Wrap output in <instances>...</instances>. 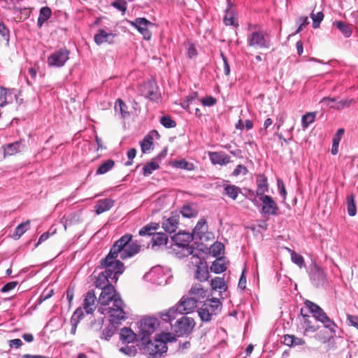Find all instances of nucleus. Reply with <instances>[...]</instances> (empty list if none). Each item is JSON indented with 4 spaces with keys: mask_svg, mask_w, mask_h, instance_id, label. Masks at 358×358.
Segmentation results:
<instances>
[{
    "mask_svg": "<svg viewBox=\"0 0 358 358\" xmlns=\"http://www.w3.org/2000/svg\"><path fill=\"white\" fill-rule=\"evenodd\" d=\"M153 144V139L150 136H146L141 142V148L143 153L148 152Z\"/></svg>",
    "mask_w": 358,
    "mask_h": 358,
    "instance_id": "de8ad7c7",
    "label": "nucleus"
},
{
    "mask_svg": "<svg viewBox=\"0 0 358 358\" xmlns=\"http://www.w3.org/2000/svg\"><path fill=\"white\" fill-rule=\"evenodd\" d=\"M173 166L176 168L187 171H192L194 169V166L192 163L188 162L184 159L175 161Z\"/></svg>",
    "mask_w": 358,
    "mask_h": 358,
    "instance_id": "37998d69",
    "label": "nucleus"
},
{
    "mask_svg": "<svg viewBox=\"0 0 358 358\" xmlns=\"http://www.w3.org/2000/svg\"><path fill=\"white\" fill-rule=\"evenodd\" d=\"M116 249L111 248L106 257L101 259L100 268H105V273L110 277V279L117 281L118 276L124 271V264L117 258Z\"/></svg>",
    "mask_w": 358,
    "mask_h": 358,
    "instance_id": "20e7f679",
    "label": "nucleus"
},
{
    "mask_svg": "<svg viewBox=\"0 0 358 358\" xmlns=\"http://www.w3.org/2000/svg\"><path fill=\"white\" fill-rule=\"evenodd\" d=\"M203 305L206 306V308L208 310H209V313L212 317L213 315H217L222 310V303L220 300L216 298L207 300Z\"/></svg>",
    "mask_w": 358,
    "mask_h": 358,
    "instance_id": "412c9836",
    "label": "nucleus"
},
{
    "mask_svg": "<svg viewBox=\"0 0 358 358\" xmlns=\"http://www.w3.org/2000/svg\"><path fill=\"white\" fill-rule=\"evenodd\" d=\"M17 285V281H12L6 283L3 286V287L1 289V292H8L12 289H13Z\"/></svg>",
    "mask_w": 358,
    "mask_h": 358,
    "instance_id": "774afa93",
    "label": "nucleus"
},
{
    "mask_svg": "<svg viewBox=\"0 0 358 358\" xmlns=\"http://www.w3.org/2000/svg\"><path fill=\"white\" fill-rule=\"evenodd\" d=\"M115 166V162L113 159H108L103 162L97 169L96 174V175H102L110 170H111Z\"/></svg>",
    "mask_w": 358,
    "mask_h": 358,
    "instance_id": "4c0bfd02",
    "label": "nucleus"
},
{
    "mask_svg": "<svg viewBox=\"0 0 358 358\" xmlns=\"http://www.w3.org/2000/svg\"><path fill=\"white\" fill-rule=\"evenodd\" d=\"M30 221L27 220L24 222L20 224L15 229L13 235L14 239H19L29 229Z\"/></svg>",
    "mask_w": 358,
    "mask_h": 358,
    "instance_id": "e433bc0d",
    "label": "nucleus"
},
{
    "mask_svg": "<svg viewBox=\"0 0 358 358\" xmlns=\"http://www.w3.org/2000/svg\"><path fill=\"white\" fill-rule=\"evenodd\" d=\"M310 17L313 20V27L316 29L319 27L320 22L323 20L324 14L322 12H318L316 14L312 13Z\"/></svg>",
    "mask_w": 358,
    "mask_h": 358,
    "instance_id": "864d4df0",
    "label": "nucleus"
},
{
    "mask_svg": "<svg viewBox=\"0 0 358 358\" xmlns=\"http://www.w3.org/2000/svg\"><path fill=\"white\" fill-rule=\"evenodd\" d=\"M333 24L342 33L345 38H349L352 35V25L346 24L342 21H336Z\"/></svg>",
    "mask_w": 358,
    "mask_h": 358,
    "instance_id": "cd10ccee",
    "label": "nucleus"
},
{
    "mask_svg": "<svg viewBox=\"0 0 358 358\" xmlns=\"http://www.w3.org/2000/svg\"><path fill=\"white\" fill-rule=\"evenodd\" d=\"M160 122L166 128H173L176 126V122L169 116L162 117Z\"/></svg>",
    "mask_w": 358,
    "mask_h": 358,
    "instance_id": "6e6d98bb",
    "label": "nucleus"
},
{
    "mask_svg": "<svg viewBox=\"0 0 358 358\" xmlns=\"http://www.w3.org/2000/svg\"><path fill=\"white\" fill-rule=\"evenodd\" d=\"M216 99L211 96H206L201 100L203 105L206 106H213L216 103Z\"/></svg>",
    "mask_w": 358,
    "mask_h": 358,
    "instance_id": "338daca9",
    "label": "nucleus"
},
{
    "mask_svg": "<svg viewBox=\"0 0 358 358\" xmlns=\"http://www.w3.org/2000/svg\"><path fill=\"white\" fill-rule=\"evenodd\" d=\"M120 338L123 343H130L134 341L136 342V345L138 348V344L140 343L139 338L137 336V333H134V331L127 327H124L121 329L120 334Z\"/></svg>",
    "mask_w": 358,
    "mask_h": 358,
    "instance_id": "f3484780",
    "label": "nucleus"
},
{
    "mask_svg": "<svg viewBox=\"0 0 358 358\" xmlns=\"http://www.w3.org/2000/svg\"><path fill=\"white\" fill-rule=\"evenodd\" d=\"M138 349L145 355L147 358H162L167 352L166 344L161 340H151L140 342Z\"/></svg>",
    "mask_w": 358,
    "mask_h": 358,
    "instance_id": "0eeeda50",
    "label": "nucleus"
},
{
    "mask_svg": "<svg viewBox=\"0 0 358 358\" xmlns=\"http://www.w3.org/2000/svg\"><path fill=\"white\" fill-rule=\"evenodd\" d=\"M3 148L5 155H13L21 151L22 144L20 142L16 141L6 145Z\"/></svg>",
    "mask_w": 358,
    "mask_h": 358,
    "instance_id": "c9c22d12",
    "label": "nucleus"
},
{
    "mask_svg": "<svg viewBox=\"0 0 358 358\" xmlns=\"http://www.w3.org/2000/svg\"><path fill=\"white\" fill-rule=\"evenodd\" d=\"M110 323L102 331L101 338L105 339L106 341H108L113 335L116 332L119 324H121L122 321H124L127 319L126 313L124 314L123 318H119L115 320H113L114 319L112 316H109Z\"/></svg>",
    "mask_w": 358,
    "mask_h": 358,
    "instance_id": "ddd939ff",
    "label": "nucleus"
},
{
    "mask_svg": "<svg viewBox=\"0 0 358 358\" xmlns=\"http://www.w3.org/2000/svg\"><path fill=\"white\" fill-rule=\"evenodd\" d=\"M306 308L313 314V317L323 324V327L329 330L331 336H336L337 324L327 315L324 310L317 304L306 300L305 301Z\"/></svg>",
    "mask_w": 358,
    "mask_h": 358,
    "instance_id": "39448f33",
    "label": "nucleus"
},
{
    "mask_svg": "<svg viewBox=\"0 0 358 358\" xmlns=\"http://www.w3.org/2000/svg\"><path fill=\"white\" fill-rule=\"evenodd\" d=\"M291 259L292 262L299 266L300 268L304 266V259L301 255L292 251L291 253Z\"/></svg>",
    "mask_w": 358,
    "mask_h": 358,
    "instance_id": "5fc2aeb1",
    "label": "nucleus"
},
{
    "mask_svg": "<svg viewBox=\"0 0 358 358\" xmlns=\"http://www.w3.org/2000/svg\"><path fill=\"white\" fill-rule=\"evenodd\" d=\"M109 278L110 277L105 272L100 273L95 281L96 287L101 289L107 286H112L113 285L109 282Z\"/></svg>",
    "mask_w": 358,
    "mask_h": 358,
    "instance_id": "7c9ffc66",
    "label": "nucleus"
},
{
    "mask_svg": "<svg viewBox=\"0 0 358 358\" xmlns=\"http://www.w3.org/2000/svg\"><path fill=\"white\" fill-rule=\"evenodd\" d=\"M207 291L205 290L201 284H196L192 287L189 290V294L192 297L196 298L197 301L203 299L206 296Z\"/></svg>",
    "mask_w": 358,
    "mask_h": 358,
    "instance_id": "bb28decb",
    "label": "nucleus"
},
{
    "mask_svg": "<svg viewBox=\"0 0 358 358\" xmlns=\"http://www.w3.org/2000/svg\"><path fill=\"white\" fill-rule=\"evenodd\" d=\"M312 283L317 287H322L326 282V275L324 271L317 265L311 266L309 273Z\"/></svg>",
    "mask_w": 358,
    "mask_h": 358,
    "instance_id": "4468645a",
    "label": "nucleus"
},
{
    "mask_svg": "<svg viewBox=\"0 0 358 358\" xmlns=\"http://www.w3.org/2000/svg\"><path fill=\"white\" fill-rule=\"evenodd\" d=\"M257 189L256 195L259 196H264L265 192H268V187L266 178L260 175L257 179Z\"/></svg>",
    "mask_w": 358,
    "mask_h": 358,
    "instance_id": "a878e982",
    "label": "nucleus"
},
{
    "mask_svg": "<svg viewBox=\"0 0 358 358\" xmlns=\"http://www.w3.org/2000/svg\"><path fill=\"white\" fill-rule=\"evenodd\" d=\"M209 158L213 164L226 165L229 164L230 157L223 152H209Z\"/></svg>",
    "mask_w": 358,
    "mask_h": 358,
    "instance_id": "6ab92c4d",
    "label": "nucleus"
},
{
    "mask_svg": "<svg viewBox=\"0 0 358 358\" xmlns=\"http://www.w3.org/2000/svg\"><path fill=\"white\" fill-rule=\"evenodd\" d=\"M84 317V311L81 307L78 308L73 313L71 318V333L75 334L78 324Z\"/></svg>",
    "mask_w": 358,
    "mask_h": 358,
    "instance_id": "b1692460",
    "label": "nucleus"
},
{
    "mask_svg": "<svg viewBox=\"0 0 358 358\" xmlns=\"http://www.w3.org/2000/svg\"><path fill=\"white\" fill-rule=\"evenodd\" d=\"M159 326V322L157 317H147L142 319L138 322V331L137 336L139 338L140 342H145L150 339L152 334Z\"/></svg>",
    "mask_w": 358,
    "mask_h": 358,
    "instance_id": "6e6552de",
    "label": "nucleus"
},
{
    "mask_svg": "<svg viewBox=\"0 0 358 358\" xmlns=\"http://www.w3.org/2000/svg\"><path fill=\"white\" fill-rule=\"evenodd\" d=\"M345 133V130L343 128H340L338 129L336 134L334 135L333 138V143L331 148V154L333 155H336L338 152V146L339 143Z\"/></svg>",
    "mask_w": 358,
    "mask_h": 358,
    "instance_id": "2f4dec72",
    "label": "nucleus"
},
{
    "mask_svg": "<svg viewBox=\"0 0 358 358\" xmlns=\"http://www.w3.org/2000/svg\"><path fill=\"white\" fill-rule=\"evenodd\" d=\"M210 285L214 290H226L227 286L223 278L216 277L211 280Z\"/></svg>",
    "mask_w": 358,
    "mask_h": 358,
    "instance_id": "c03bdc74",
    "label": "nucleus"
},
{
    "mask_svg": "<svg viewBox=\"0 0 358 358\" xmlns=\"http://www.w3.org/2000/svg\"><path fill=\"white\" fill-rule=\"evenodd\" d=\"M98 303L100 304L98 312L101 314H107L115 320L123 318L125 305L113 285L101 289Z\"/></svg>",
    "mask_w": 358,
    "mask_h": 358,
    "instance_id": "f257e3e1",
    "label": "nucleus"
},
{
    "mask_svg": "<svg viewBox=\"0 0 358 358\" xmlns=\"http://www.w3.org/2000/svg\"><path fill=\"white\" fill-rule=\"evenodd\" d=\"M0 35L6 41V45H9L10 32L8 27L0 20Z\"/></svg>",
    "mask_w": 358,
    "mask_h": 358,
    "instance_id": "603ef678",
    "label": "nucleus"
},
{
    "mask_svg": "<svg viewBox=\"0 0 358 358\" xmlns=\"http://www.w3.org/2000/svg\"><path fill=\"white\" fill-rule=\"evenodd\" d=\"M301 315L303 318V327L305 329V332H315L319 329L320 327L313 324L310 317L303 313V309L301 310Z\"/></svg>",
    "mask_w": 358,
    "mask_h": 358,
    "instance_id": "c756f323",
    "label": "nucleus"
},
{
    "mask_svg": "<svg viewBox=\"0 0 358 358\" xmlns=\"http://www.w3.org/2000/svg\"><path fill=\"white\" fill-rule=\"evenodd\" d=\"M197 299L192 296H182L178 303L169 309L165 313H159V316L166 322H170L174 320L178 313L188 314L192 312L197 304Z\"/></svg>",
    "mask_w": 358,
    "mask_h": 358,
    "instance_id": "f03ea898",
    "label": "nucleus"
},
{
    "mask_svg": "<svg viewBox=\"0 0 358 358\" xmlns=\"http://www.w3.org/2000/svg\"><path fill=\"white\" fill-rule=\"evenodd\" d=\"M346 203L348 207V213L350 216H355L357 213V207L353 194L347 196Z\"/></svg>",
    "mask_w": 358,
    "mask_h": 358,
    "instance_id": "ea45409f",
    "label": "nucleus"
},
{
    "mask_svg": "<svg viewBox=\"0 0 358 358\" xmlns=\"http://www.w3.org/2000/svg\"><path fill=\"white\" fill-rule=\"evenodd\" d=\"M179 224V215L172 214V215L162 222V228L169 234L175 232Z\"/></svg>",
    "mask_w": 358,
    "mask_h": 358,
    "instance_id": "a211bd4d",
    "label": "nucleus"
},
{
    "mask_svg": "<svg viewBox=\"0 0 358 358\" xmlns=\"http://www.w3.org/2000/svg\"><path fill=\"white\" fill-rule=\"evenodd\" d=\"M103 324V318L100 317V318H98L97 320H95L94 322H92L90 323V327L92 331H97L101 329Z\"/></svg>",
    "mask_w": 358,
    "mask_h": 358,
    "instance_id": "e2e57ef3",
    "label": "nucleus"
},
{
    "mask_svg": "<svg viewBox=\"0 0 358 358\" xmlns=\"http://www.w3.org/2000/svg\"><path fill=\"white\" fill-rule=\"evenodd\" d=\"M209 272L206 266H198L196 272V278L201 282L206 281L208 279Z\"/></svg>",
    "mask_w": 358,
    "mask_h": 358,
    "instance_id": "79ce46f5",
    "label": "nucleus"
},
{
    "mask_svg": "<svg viewBox=\"0 0 358 358\" xmlns=\"http://www.w3.org/2000/svg\"><path fill=\"white\" fill-rule=\"evenodd\" d=\"M226 269L227 267L222 262V259L220 258L214 261L210 266V271L215 273H221Z\"/></svg>",
    "mask_w": 358,
    "mask_h": 358,
    "instance_id": "a19ab883",
    "label": "nucleus"
},
{
    "mask_svg": "<svg viewBox=\"0 0 358 358\" xmlns=\"http://www.w3.org/2000/svg\"><path fill=\"white\" fill-rule=\"evenodd\" d=\"M115 109L116 111H120L122 117H124L129 115V113L127 111V106L125 104V103L121 99L117 100L115 105Z\"/></svg>",
    "mask_w": 358,
    "mask_h": 358,
    "instance_id": "09e8293b",
    "label": "nucleus"
},
{
    "mask_svg": "<svg viewBox=\"0 0 358 358\" xmlns=\"http://www.w3.org/2000/svg\"><path fill=\"white\" fill-rule=\"evenodd\" d=\"M70 51L66 48L53 52L48 57L47 63L51 67H62L69 59Z\"/></svg>",
    "mask_w": 358,
    "mask_h": 358,
    "instance_id": "9b49d317",
    "label": "nucleus"
},
{
    "mask_svg": "<svg viewBox=\"0 0 358 358\" xmlns=\"http://www.w3.org/2000/svg\"><path fill=\"white\" fill-rule=\"evenodd\" d=\"M248 45L259 49H268L271 45L269 34L264 30H255L252 31L247 38Z\"/></svg>",
    "mask_w": 358,
    "mask_h": 358,
    "instance_id": "1a4fd4ad",
    "label": "nucleus"
},
{
    "mask_svg": "<svg viewBox=\"0 0 358 358\" xmlns=\"http://www.w3.org/2000/svg\"><path fill=\"white\" fill-rule=\"evenodd\" d=\"M111 5L118 10L122 11V13H124L127 10V3L125 0H115Z\"/></svg>",
    "mask_w": 358,
    "mask_h": 358,
    "instance_id": "13d9d810",
    "label": "nucleus"
},
{
    "mask_svg": "<svg viewBox=\"0 0 358 358\" xmlns=\"http://www.w3.org/2000/svg\"><path fill=\"white\" fill-rule=\"evenodd\" d=\"M51 14H52V11L49 7H48V6L42 7L40 9L38 17L47 21L50 17Z\"/></svg>",
    "mask_w": 358,
    "mask_h": 358,
    "instance_id": "4d7b16f0",
    "label": "nucleus"
},
{
    "mask_svg": "<svg viewBox=\"0 0 358 358\" xmlns=\"http://www.w3.org/2000/svg\"><path fill=\"white\" fill-rule=\"evenodd\" d=\"M241 192V190L238 187L234 185H227L224 187L223 194L227 195L233 200H236Z\"/></svg>",
    "mask_w": 358,
    "mask_h": 358,
    "instance_id": "c85d7f7f",
    "label": "nucleus"
},
{
    "mask_svg": "<svg viewBox=\"0 0 358 358\" xmlns=\"http://www.w3.org/2000/svg\"><path fill=\"white\" fill-rule=\"evenodd\" d=\"M96 301L97 299L94 290L88 291L83 301V308L82 309H84L87 314H92L96 308L95 302Z\"/></svg>",
    "mask_w": 358,
    "mask_h": 358,
    "instance_id": "dca6fc26",
    "label": "nucleus"
},
{
    "mask_svg": "<svg viewBox=\"0 0 358 358\" xmlns=\"http://www.w3.org/2000/svg\"><path fill=\"white\" fill-rule=\"evenodd\" d=\"M224 22L227 26L232 25L236 27L238 25V22L235 18L234 13L233 11L230 10L229 8L226 10V13L224 17Z\"/></svg>",
    "mask_w": 358,
    "mask_h": 358,
    "instance_id": "58836bf2",
    "label": "nucleus"
},
{
    "mask_svg": "<svg viewBox=\"0 0 358 358\" xmlns=\"http://www.w3.org/2000/svg\"><path fill=\"white\" fill-rule=\"evenodd\" d=\"M159 228V224L157 223H150L148 224H146L145 226L143 227L138 231V234L141 236H153L155 233V231H156Z\"/></svg>",
    "mask_w": 358,
    "mask_h": 358,
    "instance_id": "f704fd0d",
    "label": "nucleus"
},
{
    "mask_svg": "<svg viewBox=\"0 0 358 358\" xmlns=\"http://www.w3.org/2000/svg\"><path fill=\"white\" fill-rule=\"evenodd\" d=\"M114 201L110 199H104L98 201L94 206L95 212L97 215H100L107 210H109L113 206Z\"/></svg>",
    "mask_w": 358,
    "mask_h": 358,
    "instance_id": "5701e85b",
    "label": "nucleus"
},
{
    "mask_svg": "<svg viewBox=\"0 0 358 358\" xmlns=\"http://www.w3.org/2000/svg\"><path fill=\"white\" fill-rule=\"evenodd\" d=\"M147 87L148 89L144 92V96L152 101L158 99L159 94L158 92L157 87H156V85L153 83H150L147 85Z\"/></svg>",
    "mask_w": 358,
    "mask_h": 358,
    "instance_id": "473e14b6",
    "label": "nucleus"
},
{
    "mask_svg": "<svg viewBox=\"0 0 358 358\" xmlns=\"http://www.w3.org/2000/svg\"><path fill=\"white\" fill-rule=\"evenodd\" d=\"M223 250L224 245L221 243H215L214 245H212L210 248V251L215 257L221 255Z\"/></svg>",
    "mask_w": 358,
    "mask_h": 358,
    "instance_id": "052dcab7",
    "label": "nucleus"
},
{
    "mask_svg": "<svg viewBox=\"0 0 358 358\" xmlns=\"http://www.w3.org/2000/svg\"><path fill=\"white\" fill-rule=\"evenodd\" d=\"M131 239L132 235L126 234L111 247L116 249V254L121 259L131 258L139 252L141 245L137 241H131Z\"/></svg>",
    "mask_w": 358,
    "mask_h": 358,
    "instance_id": "7ed1b4c3",
    "label": "nucleus"
},
{
    "mask_svg": "<svg viewBox=\"0 0 358 358\" xmlns=\"http://www.w3.org/2000/svg\"><path fill=\"white\" fill-rule=\"evenodd\" d=\"M337 102V99L336 98H329V97H324L320 103L327 107H329L331 108L335 109V105Z\"/></svg>",
    "mask_w": 358,
    "mask_h": 358,
    "instance_id": "680f3d73",
    "label": "nucleus"
},
{
    "mask_svg": "<svg viewBox=\"0 0 358 358\" xmlns=\"http://www.w3.org/2000/svg\"><path fill=\"white\" fill-rule=\"evenodd\" d=\"M129 23L135 27L143 36L145 39H150L152 34L148 30V27L153 25L151 22L145 17H138L134 21H129Z\"/></svg>",
    "mask_w": 358,
    "mask_h": 358,
    "instance_id": "f8f14e48",
    "label": "nucleus"
},
{
    "mask_svg": "<svg viewBox=\"0 0 358 358\" xmlns=\"http://www.w3.org/2000/svg\"><path fill=\"white\" fill-rule=\"evenodd\" d=\"M208 229V226L205 219H201L196 224L194 230L193 235L195 238L201 239Z\"/></svg>",
    "mask_w": 358,
    "mask_h": 358,
    "instance_id": "393cba45",
    "label": "nucleus"
},
{
    "mask_svg": "<svg viewBox=\"0 0 358 358\" xmlns=\"http://www.w3.org/2000/svg\"><path fill=\"white\" fill-rule=\"evenodd\" d=\"M114 36L115 35L112 33H108L103 29H99L94 35V41L97 45H101L103 43H111Z\"/></svg>",
    "mask_w": 358,
    "mask_h": 358,
    "instance_id": "4be33fe9",
    "label": "nucleus"
},
{
    "mask_svg": "<svg viewBox=\"0 0 358 358\" xmlns=\"http://www.w3.org/2000/svg\"><path fill=\"white\" fill-rule=\"evenodd\" d=\"M354 99H345L340 101H337L335 105V109L341 110L345 107H349L352 103H354Z\"/></svg>",
    "mask_w": 358,
    "mask_h": 358,
    "instance_id": "bf43d9fd",
    "label": "nucleus"
},
{
    "mask_svg": "<svg viewBox=\"0 0 358 358\" xmlns=\"http://www.w3.org/2000/svg\"><path fill=\"white\" fill-rule=\"evenodd\" d=\"M197 312L202 322H207L212 320V316L209 313V310H208L206 306L203 304L202 306L198 309Z\"/></svg>",
    "mask_w": 358,
    "mask_h": 358,
    "instance_id": "49530a36",
    "label": "nucleus"
},
{
    "mask_svg": "<svg viewBox=\"0 0 358 358\" xmlns=\"http://www.w3.org/2000/svg\"><path fill=\"white\" fill-rule=\"evenodd\" d=\"M159 168V166L157 162L155 161H152L148 164H146L143 168V174L145 176H148L152 173V172L155 170H157Z\"/></svg>",
    "mask_w": 358,
    "mask_h": 358,
    "instance_id": "a18cd8bd",
    "label": "nucleus"
},
{
    "mask_svg": "<svg viewBox=\"0 0 358 358\" xmlns=\"http://www.w3.org/2000/svg\"><path fill=\"white\" fill-rule=\"evenodd\" d=\"M173 331L178 336L189 335L195 326V322L193 318L187 316H182L178 319L174 324L171 323Z\"/></svg>",
    "mask_w": 358,
    "mask_h": 358,
    "instance_id": "9d476101",
    "label": "nucleus"
},
{
    "mask_svg": "<svg viewBox=\"0 0 358 358\" xmlns=\"http://www.w3.org/2000/svg\"><path fill=\"white\" fill-rule=\"evenodd\" d=\"M168 242V236L164 233H155L151 239L152 248L158 250L162 246H165Z\"/></svg>",
    "mask_w": 358,
    "mask_h": 358,
    "instance_id": "aec40b11",
    "label": "nucleus"
},
{
    "mask_svg": "<svg viewBox=\"0 0 358 358\" xmlns=\"http://www.w3.org/2000/svg\"><path fill=\"white\" fill-rule=\"evenodd\" d=\"M180 213L184 217L191 218L197 215L198 210L194 206L187 204L182 207Z\"/></svg>",
    "mask_w": 358,
    "mask_h": 358,
    "instance_id": "72a5a7b5",
    "label": "nucleus"
},
{
    "mask_svg": "<svg viewBox=\"0 0 358 358\" xmlns=\"http://www.w3.org/2000/svg\"><path fill=\"white\" fill-rule=\"evenodd\" d=\"M195 237L192 234L185 231H179L171 238L172 241L175 243V245L182 248L184 255H192V257L198 259L196 264H199L201 263V259L199 257V252L192 245H189L190 242Z\"/></svg>",
    "mask_w": 358,
    "mask_h": 358,
    "instance_id": "423d86ee",
    "label": "nucleus"
},
{
    "mask_svg": "<svg viewBox=\"0 0 358 358\" xmlns=\"http://www.w3.org/2000/svg\"><path fill=\"white\" fill-rule=\"evenodd\" d=\"M120 351L126 355L132 357L136 354L137 348L134 345H129L127 343V345L120 348Z\"/></svg>",
    "mask_w": 358,
    "mask_h": 358,
    "instance_id": "8fccbe9b",
    "label": "nucleus"
},
{
    "mask_svg": "<svg viewBox=\"0 0 358 358\" xmlns=\"http://www.w3.org/2000/svg\"><path fill=\"white\" fill-rule=\"evenodd\" d=\"M347 322L350 325L353 326L358 329V316L348 314Z\"/></svg>",
    "mask_w": 358,
    "mask_h": 358,
    "instance_id": "69168bd1",
    "label": "nucleus"
},
{
    "mask_svg": "<svg viewBox=\"0 0 358 358\" xmlns=\"http://www.w3.org/2000/svg\"><path fill=\"white\" fill-rule=\"evenodd\" d=\"M315 118V113H307L302 116V127L307 128L309 124L313 123Z\"/></svg>",
    "mask_w": 358,
    "mask_h": 358,
    "instance_id": "3c124183",
    "label": "nucleus"
},
{
    "mask_svg": "<svg viewBox=\"0 0 358 358\" xmlns=\"http://www.w3.org/2000/svg\"><path fill=\"white\" fill-rule=\"evenodd\" d=\"M248 173V169L246 166L242 164L238 165L234 170L232 175L234 176H238L240 174L246 175Z\"/></svg>",
    "mask_w": 358,
    "mask_h": 358,
    "instance_id": "0e129e2a",
    "label": "nucleus"
},
{
    "mask_svg": "<svg viewBox=\"0 0 358 358\" xmlns=\"http://www.w3.org/2000/svg\"><path fill=\"white\" fill-rule=\"evenodd\" d=\"M262 201V213L268 215H278V206L273 198L268 195L260 196Z\"/></svg>",
    "mask_w": 358,
    "mask_h": 358,
    "instance_id": "2eb2a0df",
    "label": "nucleus"
}]
</instances>
